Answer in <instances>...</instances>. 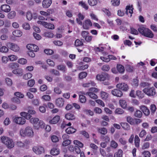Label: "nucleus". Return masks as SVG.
<instances>
[{
	"label": "nucleus",
	"instance_id": "obj_1",
	"mask_svg": "<svg viewBox=\"0 0 157 157\" xmlns=\"http://www.w3.org/2000/svg\"><path fill=\"white\" fill-rule=\"evenodd\" d=\"M20 134L23 137L27 136L32 137L34 135V132L31 127L28 126L25 128V130L21 129Z\"/></svg>",
	"mask_w": 157,
	"mask_h": 157
},
{
	"label": "nucleus",
	"instance_id": "obj_2",
	"mask_svg": "<svg viewBox=\"0 0 157 157\" xmlns=\"http://www.w3.org/2000/svg\"><path fill=\"white\" fill-rule=\"evenodd\" d=\"M1 140L2 142L6 145L9 148H12L14 146L13 140L8 137L2 136L1 137Z\"/></svg>",
	"mask_w": 157,
	"mask_h": 157
},
{
	"label": "nucleus",
	"instance_id": "obj_3",
	"mask_svg": "<svg viewBox=\"0 0 157 157\" xmlns=\"http://www.w3.org/2000/svg\"><path fill=\"white\" fill-rule=\"evenodd\" d=\"M143 91L149 96H153L156 94L155 89L154 87L145 88L143 89Z\"/></svg>",
	"mask_w": 157,
	"mask_h": 157
},
{
	"label": "nucleus",
	"instance_id": "obj_4",
	"mask_svg": "<svg viewBox=\"0 0 157 157\" xmlns=\"http://www.w3.org/2000/svg\"><path fill=\"white\" fill-rule=\"evenodd\" d=\"M33 150L37 154H41L44 151V147L40 146H34L33 148Z\"/></svg>",
	"mask_w": 157,
	"mask_h": 157
},
{
	"label": "nucleus",
	"instance_id": "obj_5",
	"mask_svg": "<svg viewBox=\"0 0 157 157\" xmlns=\"http://www.w3.org/2000/svg\"><path fill=\"white\" fill-rule=\"evenodd\" d=\"M109 78V75L106 73L103 72L101 75H98L96 76L97 80L104 81L106 79H108Z\"/></svg>",
	"mask_w": 157,
	"mask_h": 157
},
{
	"label": "nucleus",
	"instance_id": "obj_6",
	"mask_svg": "<svg viewBox=\"0 0 157 157\" xmlns=\"http://www.w3.org/2000/svg\"><path fill=\"white\" fill-rule=\"evenodd\" d=\"M117 87L118 89L124 91H127L129 89V86L128 85L125 83H121L117 84Z\"/></svg>",
	"mask_w": 157,
	"mask_h": 157
},
{
	"label": "nucleus",
	"instance_id": "obj_7",
	"mask_svg": "<svg viewBox=\"0 0 157 157\" xmlns=\"http://www.w3.org/2000/svg\"><path fill=\"white\" fill-rule=\"evenodd\" d=\"M7 45L8 48L14 52L18 51L19 49V47L16 44L11 43H8Z\"/></svg>",
	"mask_w": 157,
	"mask_h": 157
},
{
	"label": "nucleus",
	"instance_id": "obj_8",
	"mask_svg": "<svg viewBox=\"0 0 157 157\" xmlns=\"http://www.w3.org/2000/svg\"><path fill=\"white\" fill-rule=\"evenodd\" d=\"M92 25V23L89 19H87L83 23L82 27L85 29H89L90 27Z\"/></svg>",
	"mask_w": 157,
	"mask_h": 157
},
{
	"label": "nucleus",
	"instance_id": "obj_9",
	"mask_svg": "<svg viewBox=\"0 0 157 157\" xmlns=\"http://www.w3.org/2000/svg\"><path fill=\"white\" fill-rule=\"evenodd\" d=\"M14 121L16 123L19 124H23L25 122V118L22 117H16L14 118Z\"/></svg>",
	"mask_w": 157,
	"mask_h": 157
},
{
	"label": "nucleus",
	"instance_id": "obj_10",
	"mask_svg": "<svg viewBox=\"0 0 157 157\" xmlns=\"http://www.w3.org/2000/svg\"><path fill=\"white\" fill-rule=\"evenodd\" d=\"M111 93L113 95L117 97H121L123 95L122 92L119 89H114L112 91Z\"/></svg>",
	"mask_w": 157,
	"mask_h": 157
},
{
	"label": "nucleus",
	"instance_id": "obj_11",
	"mask_svg": "<svg viewBox=\"0 0 157 157\" xmlns=\"http://www.w3.org/2000/svg\"><path fill=\"white\" fill-rule=\"evenodd\" d=\"M64 101L62 98H59L56 100V104L59 107H61L63 106Z\"/></svg>",
	"mask_w": 157,
	"mask_h": 157
},
{
	"label": "nucleus",
	"instance_id": "obj_12",
	"mask_svg": "<svg viewBox=\"0 0 157 157\" xmlns=\"http://www.w3.org/2000/svg\"><path fill=\"white\" fill-rule=\"evenodd\" d=\"M52 3V0H44L42 3V6L44 8H47L50 6Z\"/></svg>",
	"mask_w": 157,
	"mask_h": 157
},
{
	"label": "nucleus",
	"instance_id": "obj_13",
	"mask_svg": "<svg viewBox=\"0 0 157 157\" xmlns=\"http://www.w3.org/2000/svg\"><path fill=\"white\" fill-rule=\"evenodd\" d=\"M140 109L146 116H148L150 114V111L144 105H142L140 107Z\"/></svg>",
	"mask_w": 157,
	"mask_h": 157
},
{
	"label": "nucleus",
	"instance_id": "obj_14",
	"mask_svg": "<svg viewBox=\"0 0 157 157\" xmlns=\"http://www.w3.org/2000/svg\"><path fill=\"white\" fill-rule=\"evenodd\" d=\"M146 30H147L145 31L144 35L149 38H153L154 35L152 31L150 30L147 28L146 29Z\"/></svg>",
	"mask_w": 157,
	"mask_h": 157
},
{
	"label": "nucleus",
	"instance_id": "obj_15",
	"mask_svg": "<svg viewBox=\"0 0 157 157\" xmlns=\"http://www.w3.org/2000/svg\"><path fill=\"white\" fill-rule=\"evenodd\" d=\"M1 9L3 11L5 12H9L11 10L10 6L6 4L2 5L1 7Z\"/></svg>",
	"mask_w": 157,
	"mask_h": 157
},
{
	"label": "nucleus",
	"instance_id": "obj_16",
	"mask_svg": "<svg viewBox=\"0 0 157 157\" xmlns=\"http://www.w3.org/2000/svg\"><path fill=\"white\" fill-rule=\"evenodd\" d=\"M60 119V117L59 116H56L52 120L49 121L50 124H54L57 123Z\"/></svg>",
	"mask_w": 157,
	"mask_h": 157
},
{
	"label": "nucleus",
	"instance_id": "obj_17",
	"mask_svg": "<svg viewBox=\"0 0 157 157\" xmlns=\"http://www.w3.org/2000/svg\"><path fill=\"white\" fill-rule=\"evenodd\" d=\"M23 70L21 68H18L13 71V73L18 76H21L23 75Z\"/></svg>",
	"mask_w": 157,
	"mask_h": 157
},
{
	"label": "nucleus",
	"instance_id": "obj_18",
	"mask_svg": "<svg viewBox=\"0 0 157 157\" xmlns=\"http://www.w3.org/2000/svg\"><path fill=\"white\" fill-rule=\"evenodd\" d=\"M59 151L58 148L53 147L51 150L50 153L52 155H56L59 154L60 152Z\"/></svg>",
	"mask_w": 157,
	"mask_h": 157
},
{
	"label": "nucleus",
	"instance_id": "obj_19",
	"mask_svg": "<svg viewBox=\"0 0 157 157\" xmlns=\"http://www.w3.org/2000/svg\"><path fill=\"white\" fill-rule=\"evenodd\" d=\"M57 68L58 70L62 71L63 73L66 72L67 70L66 66L63 64L58 65Z\"/></svg>",
	"mask_w": 157,
	"mask_h": 157
},
{
	"label": "nucleus",
	"instance_id": "obj_20",
	"mask_svg": "<svg viewBox=\"0 0 157 157\" xmlns=\"http://www.w3.org/2000/svg\"><path fill=\"white\" fill-rule=\"evenodd\" d=\"M66 118L69 120H72L75 118V115L70 113H67L65 115Z\"/></svg>",
	"mask_w": 157,
	"mask_h": 157
},
{
	"label": "nucleus",
	"instance_id": "obj_21",
	"mask_svg": "<svg viewBox=\"0 0 157 157\" xmlns=\"http://www.w3.org/2000/svg\"><path fill=\"white\" fill-rule=\"evenodd\" d=\"M76 129L72 127H70L66 129V132L68 134L73 133L75 132Z\"/></svg>",
	"mask_w": 157,
	"mask_h": 157
},
{
	"label": "nucleus",
	"instance_id": "obj_22",
	"mask_svg": "<svg viewBox=\"0 0 157 157\" xmlns=\"http://www.w3.org/2000/svg\"><path fill=\"white\" fill-rule=\"evenodd\" d=\"M20 114L22 117H24L23 118L28 120L30 119L32 117L31 115L25 112H21Z\"/></svg>",
	"mask_w": 157,
	"mask_h": 157
},
{
	"label": "nucleus",
	"instance_id": "obj_23",
	"mask_svg": "<svg viewBox=\"0 0 157 157\" xmlns=\"http://www.w3.org/2000/svg\"><path fill=\"white\" fill-rule=\"evenodd\" d=\"M117 71L121 73H123L124 71V67L121 64H117Z\"/></svg>",
	"mask_w": 157,
	"mask_h": 157
},
{
	"label": "nucleus",
	"instance_id": "obj_24",
	"mask_svg": "<svg viewBox=\"0 0 157 157\" xmlns=\"http://www.w3.org/2000/svg\"><path fill=\"white\" fill-rule=\"evenodd\" d=\"M13 35L16 37H20L22 35V32L19 30H16L13 32Z\"/></svg>",
	"mask_w": 157,
	"mask_h": 157
},
{
	"label": "nucleus",
	"instance_id": "obj_25",
	"mask_svg": "<svg viewBox=\"0 0 157 157\" xmlns=\"http://www.w3.org/2000/svg\"><path fill=\"white\" fill-rule=\"evenodd\" d=\"M121 125L123 128L125 130H129L130 129V126L127 123H121Z\"/></svg>",
	"mask_w": 157,
	"mask_h": 157
},
{
	"label": "nucleus",
	"instance_id": "obj_26",
	"mask_svg": "<svg viewBox=\"0 0 157 157\" xmlns=\"http://www.w3.org/2000/svg\"><path fill=\"white\" fill-rule=\"evenodd\" d=\"M86 94H87V95L92 98L96 99L98 98L97 96L93 92H86Z\"/></svg>",
	"mask_w": 157,
	"mask_h": 157
},
{
	"label": "nucleus",
	"instance_id": "obj_27",
	"mask_svg": "<svg viewBox=\"0 0 157 157\" xmlns=\"http://www.w3.org/2000/svg\"><path fill=\"white\" fill-rule=\"evenodd\" d=\"M135 144L136 146L139 147L140 146V139L138 136L136 135L135 137Z\"/></svg>",
	"mask_w": 157,
	"mask_h": 157
},
{
	"label": "nucleus",
	"instance_id": "obj_28",
	"mask_svg": "<svg viewBox=\"0 0 157 157\" xmlns=\"http://www.w3.org/2000/svg\"><path fill=\"white\" fill-rule=\"evenodd\" d=\"M134 115L136 117L141 118L142 116V113L141 111L139 110H136L134 113Z\"/></svg>",
	"mask_w": 157,
	"mask_h": 157
},
{
	"label": "nucleus",
	"instance_id": "obj_29",
	"mask_svg": "<svg viewBox=\"0 0 157 157\" xmlns=\"http://www.w3.org/2000/svg\"><path fill=\"white\" fill-rule=\"evenodd\" d=\"M127 121L131 125L135 124V120L130 116H128L127 117Z\"/></svg>",
	"mask_w": 157,
	"mask_h": 157
},
{
	"label": "nucleus",
	"instance_id": "obj_30",
	"mask_svg": "<svg viewBox=\"0 0 157 157\" xmlns=\"http://www.w3.org/2000/svg\"><path fill=\"white\" fill-rule=\"evenodd\" d=\"M119 103L120 105L123 109H125L126 108L127 104L125 100H120L119 101Z\"/></svg>",
	"mask_w": 157,
	"mask_h": 157
},
{
	"label": "nucleus",
	"instance_id": "obj_31",
	"mask_svg": "<svg viewBox=\"0 0 157 157\" xmlns=\"http://www.w3.org/2000/svg\"><path fill=\"white\" fill-rule=\"evenodd\" d=\"M16 16V12L13 11H11L8 14V17L9 19H12L14 18Z\"/></svg>",
	"mask_w": 157,
	"mask_h": 157
},
{
	"label": "nucleus",
	"instance_id": "obj_32",
	"mask_svg": "<svg viewBox=\"0 0 157 157\" xmlns=\"http://www.w3.org/2000/svg\"><path fill=\"white\" fill-rule=\"evenodd\" d=\"M147 29L144 27H140L138 29V30L140 33L144 35L145 31L147 30H146Z\"/></svg>",
	"mask_w": 157,
	"mask_h": 157
},
{
	"label": "nucleus",
	"instance_id": "obj_33",
	"mask_svg": "<svg viewBox=\"0 0 157 157\" xmlns=\"http://www.w3.org/2000/svg\"><path fill=\"white\" fill-rule=\"evenodd\" d=\"M19 66L18 64L14 63H12L9 65V67L12 69H15L18 67Z\"/></svg>",
	"mask_w": 157,
	"mask_h": 157
},
{
	"label": "nucleus",
	"instance_id": "obj_34",
	"mask_svg": "<svg viewBox=\"0 0 157 157\" xmlns=\"http://www.w3.org/2000/svg\"><path fill=\"white\" fill-rule=\"evenodd\" d=\"M89 4L91 6H94L97 4V0H88Z\"/></svg>",
	"mask_w": 157,
	"mask_h": 157
},
{
	"label": "nucleus",
	"instance_id": "obj_35",
	"mask_svg": "<svg viewBox=\"0 0 157 157\" xmlns=\"http://www.w3.org/2000/svg\"><path fill=\"white\" fill-rule=\"evenodd\" d=\"M108 94L104 91L101 93V97L102 99H106L108 97Z\"/></svg>",
	"mask_w": 157,
	"mask_h": 157
},
{
	"label": "nucleus",
	"instance_id": "obj_36",
	"mask_svg": "<svg viewBox=\"0 0 157 157\" xmlns=\"http://www.w3.org/2000/svg\"><path fill=\"white\" fill-rule=\"evenodd\" d=\"M32 76V75L30 73H28L23 75V78L25 80H27L31 78Z\"/></svg>",
	"mask_w": 157,
	"mask_h": 157
},
{
	"label": "nucleus",
	"instance_id": "obj_37",
	"mask_svg": "<svg viewBox=\"0 0 157 157\" xmlns=\"http://www.w3.org/2000/svg\"><path fill=\"white\" fill-rule=\"evenodd\" d=\"M156 109V106L155 105L152 104L150 106V109L151 110V114L152 115H153Z\"/></svg>",
	"mask_w": 157,
	"mask_h": 157
},
{
	"label": "nucleus",
	"instance_id": "obj_38",
	"mask_svg": "<svg viewBox=\"0 0 157 157\" xmlns=\"http://www.w3.org/2000/svg\"><path fill=\"white\" fill-rule=\"evenodd\" d=\"M74 144L77 145L78 147H82L83 146V144L81 142L77 140H75L74 141Z\"/></svg>",
	"mask_w": 157,
	"mask_h": 157
},
{
	"label": "nucleus",
	"instance_id": "obj_39",
	"mask_svg": "<svg viewBox=\"0 0 157 157\" xmlns=\"http://www.w3.org/2000/svg\"><path fill=\"white\" fill-rule=\"evenodd\" d=\"M39 121V119L37 118H33L30 120V122L33 124V126Z\"/></svg>",
	"mask_w": 157,
	"mask_h": 157
},
{
	"label": "nucleus",
	"instance_id": "obj_40",
	"mask_svg": "<svg viewBox=\"0 0 157 157\" xmlns=\"http://www.w3.org/2000/svg\"><path fill=\"white\" fill-rule=\"evenodd\" d=\"M99 132L101 134L105 135L107 132V130L105 128H101L99 129Z\"/></svg>",
	"mask_w": 157,
	"mask_h": 157
},
{
	"label": "nucleus",
	"instance_id": "obj_41",
	"mask_svg": "<svg viewBox=\"0 0 157 157\" xmlns=\"http://www.w3.org/2000/svg\"><path fill=\"white\" fill-rule=\"evenodd\" d=\"M45 27L49 29H54L55 26L53 24H51L50 23H48L47 22V24Z\"/></svg>",
	"mask_w": 157,
	"mask_h": 157
},
{
	"label": "nucleus",
	"instance_id": "obj_42",
	"mask_svg": "<svg viewBox=\"0 0 157 157\" xmlns=\"http://www.w3.org/2000/svg\"><path fill=\"white\" fill-rule=\"evenodd\" d=\"M79 4L81 6L84 8L85 10H87L88 9V5L85 3V2L82 1L80 2H79Z\"/></svg>",
	"mask_w": 157,
	"mask_h": 157
},
{
	"label": "nucleus",
	"instance_id": "obj_43",
	"mask_svg": "<svg viewBox=\"0 0 157 157\" xmlns=\"http://www.w3.org/2000/svg\"><path fill=\"white\" fill-rule=\"evenodd\" d=\"M35 81L34 79H31L29 80L27 82L28 86L30 87L33 86L34 85Z\"/></svg>",
	"mask_w": 157,
	"mask_h": 157
},
{
	"label": "nucleus",
	"instance_id": "obj_44",
	"mask_svg": "<svg viewBox=\"0 0 157 157\" xmlns=\"http://www.w3.org/2000/svg\"><path fill=\"white\" fill-rule=\"evenodd\" d=\"M87 75V73L86 72H83L79 74V77L80 79H82L86 77Z\"/></svg>",
	"mask_w": 157,
	"mask_h": 157
},
{
	"label": "nucleus",
	"instance_id": "obj_45",
	"mask_svg": "<svg viewBox=\"0 0 157 157\" xmlns=\"http://www.w3.org/2000/svg\"><path fill=\"white\" fill-rule=\"evenodd\" d=\"M83 44V43L79 39H77L75 41V45L76 46H82Z\"/></svg>",
	"mask_w": 157,
	"mask_h": 157
},
{
	"label": "nucleus",
	"instance_id": "obj_46",
	"mask_svg": "<svg viewBox=\"0 0 157 157\" xmlns=\"http://www.w3.org/2000/svg\"><path fill=\"white\" fill-rule=\"evenodd\" d=\"M18 62L22 64H25L27 63V60L24 58H21L18 60Z\"/></svg>",
	"mask_w": 157,
	"mask_h": 157
},
{
	"label": "nucleus",
	"instance_id": "obj_47",
	"mask_svg": "<svg viewBox=\"0 0 157 157\" xmlns=\"http://www.w3.org/2000/svg\"><path fill=\"white\" fill-rule=\"evenodd\" d=\"M110 68L108 65H104L101 67V69L104 71H108L110 69Z\"/></svg>",
	"mask_w": 157,
	"mask_h": 157
},
{
	"label": "nucleus",
	"instance_id": "obj_48",
	"mask_svg": "<svg viewBox=\"0 0 157 157\" xmlns=\"http://www.w3.org/2000/svg\"><path fill=\"white\" fill-rule=\"evenodd\" d=\"M8 51V48L5 46H3L0 48V52H2L6 53Z\"/></svg>",
	"mask_w": 157,
	"mask_h": 157
},
{
	"label": "nucleus",
	"instance_id": "obj_49",
	"mask_svg": "<svg viewBox=\"0 0 157 157\" xmlns=\"http://www.w3.org/2000/svg\"><path fill=\"white\" fill-rule=\"evenodd\" d=\"M79 99L80 101L82 103L85 102L86 101V97L83 95H79Z\"/></svg>",
	"mask_w": 157,
	"mask_h": 157
},
{
	"label": "nucleus",
	"instance_id": "obj_50",
	"mask_svg": "<svg viewBox=\"0 0 157 157\" xmlns=\"http://www.w3.org/2000/svg\"><path fill=\"white\" fill-rule=\"evenodd\" d=\"M144 157H150L151 154L150 152L148 151H144L142 153Z\"/></svg>",
	"mask_w": 157,
	"mask_h": 157
},
{
	"label": "nucleus",
	"instance_id": "obj_51",
	"mask_svg": "<svg viewBox=\"0 0 157 157\" xmlns=\"http://www.w3.org/2000/svg\"><path fill=\"white\" fill-rule=\"evenodd\" d=\"M44 52L48 55H51L53 53V51L52 50L47 49H45L44 50Z\"/></svg>",
	"mask_w": 157,
	"mask_h": 157
},
{
	"label": "nucleus",
	"instance_id": "obj_52",
	"mask_svg": "<svg viewBox=\"0 0 157 157\" xmlns=\"http://www.w3.org/2000/svg\"><path fill=\"white\" fill-rule=\"evenodd\" d=\"M22 27L23 29L26 30H29L30 29L29 25L27 23H25L23 24Z\"/></svg>",
	"mask_w": 157,
	"mask_h": 157
},
{
	"label": "nucleus",
	"instance_id": "obj_53",
	"mask_svg": "<svg viewBox=\"0 0 157 157\" xmlns=\"http://www.w3.org/2000/svg\"><path fill=\"white\" fill-rule=\"evenodd\" d=\"M124 113V110L118 108L115 111V113L119 114H122Z\"/></svg>",
	"mask_w": 157,
	"mask_h": 157
},
{
	"label": "nucleus",
	"instance_id": "obj_54",
	"mask_svg": "<svg viewBox=\"0 0 157 157\" xmlns=\"http://www.w3.org/2000/svg\"><path fill=\"white\" fill-rule=\"evenodd\" d=\"M51 139L53 142L56 143L59 141L58 137L55 135H53L51 137Z\"/></svg>",
	"mask_w": 157,
	"mask_h": 157
},
{
	"label": "nucleus",
	"instance_id": "obj_55",
	"mask_svg": "<svg viewBox=\"0 0 157 157\" xmlns=\"http://www.w3.org/2000/svg\"><path fill=\"white\" fill-rule=\"evenodd\" d=\"M71 141L70 140H67L63 141L62 145L64 146H66L70 144L71 143Z\"/></svg>",
	"mask_w": 157,
	"mask_h": 157
},
{
	"label": "nucleus",
	"instance_id": "obj_56",
	"mask_svg": "<svg viewBox=\"0 0 157 157\" xmlns=\"http://www.w3.org/2000/svg\"><path fill=\"white\" fill-rule=\"evenodd\" d=\"M80 134L83 135L84 136L86 137L87 138H89V134L85 131H80Z\"/></svg>",
	"mask_w": 157,
	"mask_h": 157
},
{
	"label": "nucleus",
	"instance_id": "obj_57",
	"mask_svg": "<svg viewBox=\"0 0 157 157\" xmlns=\"http://www.w3.org/2000/svg\"><path fill=\"white\" fill-rule=\"evenodd\" d=\"M111 2H112V4L114 6H118L120 3V0H112Z\"/></svg>",
	"mask_w": 157,
	"mask_h": 157
},
{
	"label": "nucleus",
	"instance_id": "obj_58",
	"mask_svg": "<svg viewBox=\"0 0 157 157\" xmlns=\"http://www.w3.org/2000/svg\"><path fill=\"white\" fill-rule=\"evenodd\" d=\"M118 146L117 144L114 140H112L111 142V146L114 148H116Z\"/></svg>",
	"mask_w": 157,
	"mask_h": 157
},
{
	"label": "nucleus",
	"instance_id": "obj_59",
	"mask_svg": "<svg viewBox=\"0 0 157 157\" xmlns=\"http://www.w3.org/2000/svg\"><path fill=\"white\" fill-rule=\"evenodd\" d=\"M32 103L33 105L36 106H38L40 104L39 100L36 99L33 100L32 101Z\"/></svg>",
	"mask_w": 157,
	"mask_h": 157
},
{
	"label": "nucleus",
	"instance_id": "obj_60",
	"mask_svg": "<svg viewBox=\"0 0 157 157\" xmlns=\"http://www.w3.org/2000/svg\"><path fill=\"white\" fill-rule=\"evenodd\" d=\"M101 10L108 16H109L111 15V14L110 11L106 9L103 8Z\"/></svg>",
	"mask_w": 157,
	"mask_h": 157
},
{
	"label": "nucleus",
	"instance_id": "obj_61",
	"mask_svg": "<svg viewBox=\"0 0 157 157\" xmlns=\"http://www.w3.org/2000/svg\"><path fill=\"white\" fill-rule=\"evenodd\" d=\"M6 84L9 86H11L12 84V80L9 78H7L6 79Z\"/></svg>",
	"mask_w": 157,
	"mask_h": 157
},
{
	"label": "nucleus",
	"instance_id": "obj_62",
	"mask_svg": "<svg viewBox=\"0 0 157 157\" xmlns=\"http://www.w3.org/2000/svg\"><path fill=\"white\" fill-rule=\"evenodd\" d=\"M132 84L133 86L137 87L138 85V80L137 78H134L133 80Z\"/></svg>",
	"mask_w": 157,
	"mask_h": 157
},
{
	"label": "nucleus",
	"instance_id": "obj_63",
	"mask_svg": "<svg viewBox=\"0 0 157 157\" xmlns=\"http://www.w3.org/2000/svg\"><path fill=\"white\" fill-rule=\"evenodd\" d=\"M64 80L70 82L72 80V77L69 76L64 75Z\"/></svg>",
	"mask_w": 157,
	"mask_h": 157
},
{
	"label": "nucleus",
	"instance_id": "obj_64",
	"mask_svg": "<svg viewBox=\"0 0 157 157\" xmlns=\"http://www.w3.org/2000/svg\"><path fill=\"white\" fill-rule=\"evenodd\" d=\"M51 72L56 75L59 76L60 75V74L58 71L54 69H52Z\"/></svg>",
	"mask_w": 157,
	"mask_h": 157
}]
</instances>
